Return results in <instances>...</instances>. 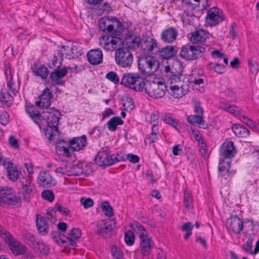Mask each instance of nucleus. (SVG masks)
I'll use <instances>...</instances> for the list:
<instances>
[{"label":"nucleus","instance_id":"24","mask_svg":"<svg viewBox=\"0 0 259 259\" xmlns=\"http://www.w3.org/2000/svg\"><path fill=\"white\" fill-rule=\"evenodd\" d=\"M67 73L68 68L67 67H63L61 69L57 68L54 71L51 72L50 78L56 84L62 85L64 82V81L62 80V78L65 76Z\"/></svg>","mask_w":259,"mask_h":259},{"label":"nucleus","instance_id":"34","mask_svg":"<svg viewBox=\"0 0 259 259\" xmlns=\"http://www.w3.org/2000/svg\"><path fill=\"white\" fill-rule=\"evenodd\" d=\"M193 46L187 45L183 47L180 56L183 59L189 60H194V53H193Z\"/></svg>","mask_w":259,"mask_h":259},{"label":"nucleus","instance_id":"32","mask_svg":"<svg viewBox=\"0 0 259 259\" xmlns=\"http://www.w3.org/2000/svg\"><path fill=\"white\" fill-rule=\"evenodd\" d=\"M154 245V243L151 238L147 237L140 239V246L142 254L147 256L149 254L150 250Z\"/></svg>","mask_w":259,"mask_h":259},{"label":"nucleus","instance_id":"38","mask_svg":"<svg viewBox=\"0 0 259 259\" xmlns=\"http://www.w3.org/2000/svg\"><path fill=\"white\" fill-rule=\"evenodd\" d=\"M69 148H70L69 143L68 144L63 140L58 142L56 144V150L62 152L63 155L66 157H69L70 156Z\"/></svg>","mask_w":259,"mask_h":259},{"label":"nucleus","instance_id":"39","mask_svg":"<svg viewBox=\"0 0 259 259\" xmlns=\"http://www.w3.org/2000/svg\"><path fill=\"white\" fill-rule=\"evenodd\" d=\"M131 227L137 233L140 239L148 237V233L144 227L137 222L132 223Z\"/></svg>","mask_w":259,"mask_h":259},{"label":"nucleus","instance_id":"48","mask_svg":"<svg viewBox=\"0 0 259 259\" xmlns=\"http://www.w3.org/2000/svg\"><path fill=\"white\" fill-rule=\"evenodd\" d=\"M184 204L185 207L187 209H190L193 207V201L191 193L188 190L185 191Z\"/></svg>","mask_w":259,"mask_h":259},{"label":"nucleus","instance_id":"57","mask_svg":"<svg viewBox=\"0 0 259 259\" xmlns=\"http://www.w3.org/2000/svg\"><path fill=\"white\" fill-rule=\"evenodd\" d=\"M52 237L55 241L58 244L64 243V239H63V235H61L60 232L53 231L51 232Z\"/></svg>","mask_w":259,"mask_h":259},{"label":"nucleus","instance_id":"28","mask_svg":"<svg viewBox=\"0 0 259 259\" xmlns=\"http://www.w3.org/2000/svg\"><path fill=\"white\" fill-rule=\"evenodd\" d=\"M140 47L145 53H149L157 48V44L154 39L145 37L141 39Z\"/></svg>","mask_w":259,"mask_h":259},{"label":"nucleus","instance_id":"40","mask_svg":"<svg viewBox=\"0 0 259 259\" xmlns=\"http://www.w3.org/2000/svg\"><path fill=\"white\" fill-rule=\"evenodd\" d=\"M187 121L191 124L199 125V126L204 128L205 124L203 117L201 115H191L187 117Z\"/></svg>","mask_w":259,"mask_h":259},{"label":"nucleus","instance_id":"23","mask_svg":"<svg viewBox=\"0 0 259 259\" xmlns=\"http://www.w3.org/2000/svg\"><path fill=\"white\" fill-rule=\"evenodd\" d=\"M122 30V24L116 18H114L112 22L110 20V22L106 26V31L115 35H120Z\"/></svg>","mask_w":259,"mask_h":259},{"label":"nucleus","instance_id":"47","mask_svg":"<svg viewBox=\"0 0 259 259\" xmlns=\"http://www.w3.org/2000/svg\"><path fill=\"white\" fill-rule=\"evenodd\" d=\"M33 72L37 75L40 76L42 78H46L49 74L48 69L42 65L36 67H34Z\"/></svg>","mask_w":259,"mask_h":259},{"label":"nucleus","instance_id":"59","mask_svg":"<svg viewBox=\"0 0 259 259\" xmlns=\"http://www.w3.org/2000/svg\"><path fill=\"white\" fill-rule=\"evenodd\" d=\"M80 201L81 204L83 205L84 208L85 209L90 208L94 205V201L90 198H81Z\"/></svg>","mask_w":259,"mask_h":259},{"label":"nucleus","instance_id":"53","mask_svg":"<svg viewBox=\"0 0 259 259\" xmlns=\"http://www.w3.org/2000/svg\"><path fill=\"white\" fill-rule=\"evenodd\" d=\"M255 235L254 234H250L245 243L243 245L244 249L246 251L248 252L250 254H251V251L252 248V242L254 240Z\"/></svg>","mask_w":259,"mask_h":259},{"label":"nucleus","instance_id":"8","mask_svg":"<svg viewBox=\"0 0 259 259\" xmlns=\"http://www.w3.org/2000/svg\"><path fill=\"white\" fill-rule=\"evenodd\" d=\"M133 55L127 48H119L115 52L116 64L122 68L130 67L133 63Z\"/></svg>","mask_w":259,"mask_h":259},{"label":"nucleus","instance_id":"16","mask_svg":"<svg viewBox=\"0 0 259 259\" xmlns=\"http://www.w3.org/2000/svg\"><path fill=\"white\" fill-rule=\"evenodd\" d=\"M97 233L104 238L110 237L112 234V226L109 221L102 220L97 225Z\"/></svg>","mask_w":259,"mask_h":259},{"label":"nucleus","instance_id":"10","mask_svg":"<svg viewBox=\"0 0 259 259\" xmlns=\"http://www.w3.org/2000/svg\"><path fill=\"white\" fill-rule=\"evenodd\" d=\"M99 43L100 47L105 51L112 52L120 47L121 39L117 37L104 35L99 38Z\"/></svg>","mask_w":259,"mask_h":259},{"label":"nucleus","instance_id":"19","mask_svg":"<svg viewBox=\"0 0 259 259\" xmlns=\"http://www.w3.org/2000/svg\"><path fill=\"white\" fill-rule=\"evenodd\" d=\"M236 151L232 141L224 143L221 147L220 155L225 158H231L235 156Z\"/></svg>","mask_w":259,"mask_h":259},{"label":"nucleus","instance_id":"44","mask_svg":"<svg viewBox=\"0 0 259 259\" xmlns=\"http://www.w3.org/2000/svg\"><path fill=\"white\" fill-rule=\"evenodd\" d=\"M193 53H194V60L201 58L205 54L206 49L203 45H192Z\"/></svg>","mask_w":259,"mask_h":259},{"label":"nucleus","instance_id":"30","mask_svg":"<svg viewBox=\"0 0 259 259\" xmlns=\"http://www.w3.org/2000/svg\"><path fill=\"white\" fill-rule=\"evenodd\" d=\"M219 107L224 111L235 116L240 115L242 111L239 107L226 102H221L220 103Z\"/></svg>","mask_w":259,"mask_h":259},{"label":"nucleus","instance_id":"6","mask_svg":"<svg viewBox=\"0 0 259 259\" xmlns=\"http://www.w3.org/2000/svg\"><path fill=\"white\" fill-rule=\"evenodd\" d=\"M96 163L100 166H108L118 162V153L110 155L109 148L105 147L102 148L95 157Z\"/></svg>","mask_w":259,"mask_h":259},{"label":"nucleus","instance_id":"42","mask_svg":"<svg viewBox=\"0 0 259 259\" xmlns=\"http://www.w3.org/2000/svg\"><path fill=\"white\" fill-rule=\"evenodd\" d=\"M205 78L204 75L203 74L197 76V74L195 72L193 73L191 82L193 83V87L195 89L198 90L197 86L199 87L203 88L204 85V79ZM199 91L201 92V89H198Z\"/></svg>","mask_w":259,"mask_h":259},{"label":"nucleus","instance_id":"35","mask_svg":"<svg viewBox=\"0 0 259 259\" xmlns=\"http://www.w3.org/2000/svg\"><path fill=\"white\" fill-rule=\"evenodd\" d=\"M6 166L9 179L12 181H17L18 179V172L14 163L10 160Z\"/></svg>","mask_w":259,"mask_h":259},{"label":"nucleus","instance_id":"46","mask_svg":"<svg viewBox=\"0 0 259 259\" xmlns=\"http://www.w3.org/2000/svg\"><path fill=\"white\" fill-rule=\"evenodd\" d=\"M83 174H86V172L84 171L83 169L81 168L80 165H75L70 169H68V176H80Z\"/></svg>","mask_w":259,"mask_h":259},{"label":"nucleus","instance_id":"60","mask_svg":"<svg viewBox=\"0 0 259 259\" xmlns=\"http://www.w3.org/2000/svg\"><path fill=\"white\" fill-rule=\"evenodd\" d=\"M9 121V115L5 111L0 112V123L2 125H7Z\"/></svg>","mask_w":259,"mask_h":259},{"label":"nucleus","instance_id":"9","mask_svg":"<svg viewBox=\"0 0 259 259\" xmlns=\"http://www.w3.org/2000/svg\"><path fill=\"white\" fill-rule=\"evenodd\" d=\"M32 179L31 176H28L26 178H20L19 181L21 187L23 199L26 202L30 201L36 192L35 185L32 183Z\"/></svg>","mask_w":259,"mask_h":259},{"label":"nucleus","instance_id":"17","mask_svg":"<svg viewBox=\"0 0 259 259\" xmlns=\"http://www.w3.org/2000/svg\"><path fill=\"white\" fill-rule=\"evenodd\" d=\"M169 94L175 98H181L186 94L189 90V85L187 82L185 84L180 85H173L169 86Z\"/></svg>","mask_w":259,"mask_h":259},{"label":"nucleus","instance_id":"31","mask_svg":"<svg viewBox=\"0 0 259 259\" xmlns=\"http://www.w3.org/2000/svg\"><path fill=\"white\" fill-rule=\"evenodd\" d=\"M230 160L225 161L220 159L219 165V171L221 177L227 179L232 173L230 170Z\"/></svg>","mask_w":259,"mask_h":259},{"label":"nucleus","instance_id":"33","mask_svg":"<svg viewBox=\"0 0 259 259\" xmlns=\"http://www.w3.org/2000/svg\"><path fill=\"white\" fill-rule=\"evenodd\" d=\"M124 41L128 48L135 49L140 46L141 38L135 34H131L125 38Z\"/></svg>","mask_w":259,"mask_h":259},{"label":"nucleus","instance_id":"13","mask_svg":"<svg viewBox=\"0 0 259 259\" xmlns=\"http://www.w3.org/2000/svg\"><path fill=\"white\" fill-rule=\"evenodd\" d=\"M26 239L27 244L35 251L45 254L49 253V248L48 246L42 242L36 241L33 235H29Z\"/></svg>","mask_w":259,"mask_h":259},{"label":"nucleus","instance_id":"25","mask_svg":"<svg viewBox=\"0 0 259 259\" xmlns=\"http://www.w3.org/2000/svg\"><path fill=\"white\" fill-rule=\"evenodd\" d=\"M210 34L207 31L199 29L192 33L190 37V41L193 44H198L204 42L206 39L209 38Z\"/></svg>","mask_w":259,"mask_h":259},{"label":"nucleus","instance_id":"51","mask_svg":"<svg viewBox=\"0 0 259 259\" xmlns=\"http://www.w3.org/2000/svg\"><path fill=\"white\" fill-rule=\"evenodd\" d=\"M207 65L210 68L213 69L217 73L221 74L225 72L226 68L224 65L212 62L208 63Z\"/></svg>","mask_w":259,"mask_h":259},{"label":"nucleus","instance_id":"1","mask_svg":"<svg viewBox=\"0 0 259 259\" xmlns=\"http://www.w3.org/2000/svg\"><path fill=\"white\" fill-rule=\"evenodd\" d=\"M60 117V112L54 108H51L42 114V127L46 124L45 134L49 140L54 139V137L59 135L58 123Z\"/></svg>","mask_w":259,"mask_h":259},{"label":"nucleus","instance_id":"61","mask_svg":"<svg viewBox=\"0 0 259 259\" xmlns=\"http://www.w3.org/2000/svg\"><path fill=\"white\" fill-rule=\"evenodd\" d=\"M124 109L126 111L132 110L135 107L134 102L132 98H127L123 103Z\"/></svg>","mask_w":259,"mask_h":259},{"label":"nucleus","instance_id":"52","mask_svg":"<svg viewBox=\"0 0 259 259\" xmlns=\"http://www.w3.org/2000/svg\"><path fill=\"white\" fill-rule=\"evenodd\" d=\"M101 208L102 210L105 212V214L106 216L108 217H111L113 215L114 213L112 208L111 206H110L109 203L108 202H103L101 204Z\"/></svg>","mask_w":259,"mask_h":259},{"label":"nucleus","instance_id":"3","mask_svg":"<svg viewBox=\"0 0 259 259\" xmlns=\"http://www.w3.org/2000/svg\"><path fill=\"white\" fill-rule=\"evenodd\" d=\"M0 236L8 244L10 249L15 255H22L26 253L27 248L17 240L9 232L0 225Z\"/></svg>","mask_w":259,"mask_h":259},{"label":"nucleus","instance_id":"54","mask_svg":"<svg viewBox=\"0 0 259 259\" xmlns=\"http://www.w3.org/2000/svg\"><path fill=\"white\" fill-rule=\"evenodd\" d=\"M163 121L165 123L170 125L176 129H178L179 126L176 120L169 115H165L163 117Z\"/></svg>","mask_w":259,"mask_h":259},{"label":"nucleus","instance_id":"63","mask_svg":"<svg viewBox=\"0 0 259 259\" xmlns=\"http://www.w3.org/2000/svg\"><path fill=\"white\" fill-rule=\"evenodd\" d=\"M81 235V231L77 228L72 229L69 233L68 237H71L74 239H79Z\"/></svg>","mask_w":259,"mask_h":259},{"label":"nucleus","instance_id":"49","mask_svg":"<svg viewBox=\"0 0 259 259\" xmlns=\"http://www.w3.org/2000/svg\"><path fill=\"white\" fill-rule=\"evenodd\" d=\"M158 132V128H156L154 126V127H152V132L150 135H149L147 137V139L145 140L146 144L149 143L151 144L157 141V139L156 137L157 134Z\"/></svg>","mask_w":259,"mask_h":259},{"label":"nucleus","instance_id":"29","mask_svg":"<svg viewBox=\"0 0 259 259\" xmlns=\"http://www.w3.org/2000/svg\"><path fill=\"white\" fill-rule=\"evenodd\" d=\"M36 221L39 233L42 235H46L49 232L47 219L40 214H37Z\"/></svg>","mask_w":259,"mask_h":259},{"label":"nucleus","instance_id":"20","mask_svg":"<svg viewBox=\"0 0 259 259\" xmlns=\"http://www.w3.org/2000/svg\"><path fill=\"white\" fill-rule=\"evenodd\" d=\"M87 57L89 62L92 65H98L103 62V53L99 48L89 51Z\"/></svg>","mask_w":259,"mask_h":259},{"label":"nucleus","instance_id":"15","mask_svg":"<svg viewBox=\"0 0 259 259\" xmlns=\"http://www.w3.org/2000/svg\"><path fill=\"white\" fill-rule=\"evenodd\" d=\"M53 98V95L50 91V90L46 88L39 96V100L35 102V105L36 106L40 108H48L51 104V101Z\"/></svg>","mask_w":259,"mask_h":259},{"label":"nucleus","instance_id":"43","mask_svg":"<svg viewBox=\"0 0 259 259\" xmlns=\"http://www.w3.org/2000/svg\"><path fill=\"white\" fill-rule=\"evenodd\" d=\"M176 53L175 49L172 46H167L160 51L159 56L162 59H168Z\"/></svg>","mask_w":259,"mask_h":259},{"label":"nucleus","instance_id":"22","mask_svg":"<svg viewBox=\"0 0 259 259\" xmlns=\"http://www.w3.org/2000/svg\"><path fill=\"white\" fill-rule=\"evenodd\" d=\"M5 75L7 80V87L9 92L14 96H16L18 92L15 81L13 80V74L11 69L10 64L8 63L5 65Z\"/></svg>","mask_w":259,"mask_h":259},{"label":"nucleus","instance_id":"45","mask_svg":"<svg viewBox=\"0 0 259 259\" xmlns=\"http://www.w3.org/2000/svg\"><path fill=\"white\" fill-rule=\"evenodd\" d=\"M128 160L130 162L136 163L139 161V157L138 155L129 153L125 155L122 153H118V160L119 161H126Z\"/></svg>","mask_w":259,"mask_h":259},{"label":"nucleus","instance_id":"5","mask_svg":"<svg viewBox=\"0 0 259 259\" xmlns=\"http://www.w3.org/2000/svg\"><path fill=\"white\" fill-rule=\"evenodd\" d=\"M158 61L154 57L147 56L141 57L138 60V67L144 73L150 74L155 72L159 68Z\"/></svg>","mask_w":259,"mask_h":259},{"label":"nucleus","instance_id":"18","mask_svg":"<svg viewBox=\"0 0 259 259\" xmlns=\"http://www.w3.org/2000/svg\"><path fill=\"white\" fill-rule=\"evenodd\" d=\"M26 111L31 119L38 125L40 129L42 128V114L33 105L26 106Z\"/></svg>","mask_w":259,"mask_h":259},{"label":"nucleus","instance_id":"7","mask_svg":"<svg viewBox=\"0 0 259 259\" xmlns=\"http://www.w3.org/2000/svg\"><path fill=\"white\" fill-rule=\"evenodd\" d=\"M166 88L165 84L161 81L155 82L146 81L144 89L151 98L159 99L164 96Z\"/></svg>","mask_w":259,"mask_h":259},{"label":"nucleus","instance_id":"50","mask_svg":"<svg viewBox=\"0 0 259 259\" xmlns=\"http://www.w3.org/2000/svg\"><path fill=\"white\" fill-rule=\"evenodd\" d=\"M2 95V102L5 103L8 107H10L13 104L14 95H11L10 92H1Z\"/></svg>","mask_w":259,"mask_h":259},{"label":"nucleus","instance_id":"27","mask_svg":"<svg viewBox=\"0 0 259 259\" xmlns=\"http://www.w3.org/2000/svg\"><path fill=\"white\" fill-rule=\"evenodd\" d=\"M177 35V29L174 27H170L162 31L161 38L164 42L171 43L176 40Z\"/></svg>","mask_w":259,"mask_h":259},{"label":"nucleus","instance_id":"14","mask_svg":"<svg viewBox=\"0 0 259 259\" xmlns=\"http://www.w3.org/2000/svg\"><path fill=\"white\" fill-rule=\"evenodd\" d=\"M227 228L230 232L239 234L243 228V222L237 215L231 217L227 221Z\"/></svg>","mask_w":259,"mask_h":259},{"label":"nucleus","instance_id":"36","mask_svg":"<svg viewBox=\"0 0 259 259\" xmlns=\"http://www.w3.org/2000/svg\"><path fill=\"white\" fill-rule=\"evenodd\" d=\"M232 131L236 136L245 138L250 134L249 131L241 124H234L232 126Z\"/></svg>","mask_w":259,"mask_h":259},{"label":"nucleus","instance_id":"11","mask_svg":"<svg viewBox=\"0 0 259 259\" xmlns=\"http://www.w3.org/2000/svg\"><path fill=\"white\" fill-rule=\"evenodd\" d=\"M62 56L68 59L77 58L82 54V47L77 42L72 43L71 47L62 46L59 51Z\"/></svg>","mask_w":259,"mask_h":259},{"label":"nucleus","instance_id":"37","mask_svg":"<svg viewBox=\"0 0 259 259\" xmlns=\"http://www.w3.org/2000/svg\"><path fill=\"white\" fill-rule=\"evenodd\" d=\"M123 121L118 116H114L110 119L107 123L108 130L110 132H115L118 125H122Z\"/></svg>","mask_w":259,"mask_h":259},{"label":"nucleus","instance_id":"56","mask_svg":"<svg viewBox=\"0 0 259 259\" xmlns=\"http://www.w3.org/2000/svg\"><path fill=\"white\" fill-rule=\"evenodd\" d=\"M124 240L128 245H132L134 242V234L131 231H128L124 234Z\"/></svg>","mask_w":259,"mask_h":259},{"label":"nucleus","instance_id":"64","mask_svg":"<svg viewBox=\"0 0 259 259\" xmlns=\"http://www.w3.org/2000/svg\"><path fill=\"white\" fill-rule=\"evenodd\" d=\"M110 22V20L107 18H101L100 19L98 23V25L100 29L103 31H106V26H107L108 23Z\"/></svg>","mask_w":259,"mask_h":259},{"label":"nucleus","instance_id":"41","mask_svg":"<svg viewBox=\"0 0 259 259\" xmlns=\"http://www.w3.org/2000/svg\"><path fill=\"white\" fill-rule=\"evenodd\" d=\"M185 77L182 74H171L170 75L167 82L169 83V86L173 85H181L185 84L184 81Z\"/></svg>","mask_w":259,"mask_h":259},{"label":"nucleus","instance_id":"26","mask_svg":"<svg viewBox=\"0 0 259 259\" xmlns=\"http://www.w3.org/2000/svg\"><path fill=\"white\" fill-rule=\"evenodd\" d=\"M87 144V137L83 135L73 138L69 142V146L73 151H78L82 149Z\"/></svg>","mask_w":259,"mask_h":259},{"label":"nucleus","instance_id":"58","mask_svg":"<svg viewBox=\"0 0 259 259\" xmlns=\"http://www.w3.org/2000/svg\"><path fill=\"white\" fill-rule=\"evenodd\" d=\"M41 196L44 199L52 202L54 199V195L52 191L50 190L43 191Z\"/></svg>","mask_w":259,"mask_h":259},{"label":"nucleus","instance_id":"4","mask_svg":"<svg viewBox=\"0 0 259 259\" xmlns=\"http://www.w3.org/2000/svg\"><path fill=\"white\" fill-rule=\"evenodd\" d=\"M21 204V199L13 194V190L11 188L0 186V206L19 207Z\"/></svg>","mask_w":259,"mask_h":259},{"label":"nucleus","instance_id":"21","mask_svg":"<svg viewBox=\"0 0 259 259\" xmlns=\"http://www.w3.org/2000/svg\"><path fill=\"white\" fill-rule=\"evenodd\" d=\"M37 179L38 185L44 187H51L55 186L56 184L54 179L48 172H40Z\"/></svg>","mask_w":259,"mask_h":259},{"label":"nucleus","instance_id":"2","mask_svg":"<svg viewBox=\"0 0 259 259\" xmlns=\"http://www.w3.org/2000/svg\"><path fill=\"white\" fill-rule=\"evenodd\" d=\"M147 80L138 73H125L122 75L121 84L137 92L144 90Z\"/></svg>","mask_w":259,"mask_h":259},{"label":"nucleus","instance_id":"12","mask_svg":"<svg viewBox=\"0 0 259 259\" xmlns=\"http://www.w3.org/2000/svg\"><path fill=\"white\" fill-rule=\"evenodd\" d=\"M223 19L222 12L218 8H212L207 11L206 22L209 26H215L222 22Z\"/></svg>","mask_w":259,"mask_h":259},{"label":"nucleus","instance_id":"55","mask_svg":"<svg viewBox=\"0 0 259 259\" xmlns=\"http://www.w3.org/2000/svg\"><path fill=\"white\" fill-rule=\"evenodd\" d=\"M106 78L113 82L114 84H118L119 82V77L117 74L114 71H111L106 74Z\"/></svg>","mask_w":259,"mask_h":259},{"label":"nucleus","instance_id":"62","mask_svg":"<svg viewBox=\"0 0 259 259\" xmlns=\"http://www.w3.org/2000/svg\"><path fill=\"white\" fill-rule=\"evenodd\" d=\"M55 211H58L61 214L68 215L70 214V210L68 208L65 207H63L60 204L57 203L54 207Z\"/></svg>","mask_w":259,"mask_h":259}]
</instances>
